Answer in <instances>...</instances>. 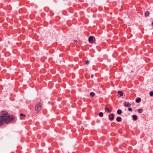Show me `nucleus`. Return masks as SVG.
Masks as SVG:
<instances>
[{
	"mask_svg": "<svg viewBox=\"0 0 153 153\" xmlns=\"http://www.w3.org/2000/svg\"><path fill=\"white\" fill-rule=\"evenodd\" d=\"M89 63V61L88 60H87L85 63L84 64L85 65L88 64Z\"/></svg>",
	"mask_w": 153,
	"mask_h": 153,
	"instance_id": "obj_17",
	"label": "nucleus"
},
{
	"mask_svg": "<svg viewBox=\"0 0 153 153\" xmlns=\"http://www.w3.org/2000/svg\"><path fill=\"white\" fill-rule=\"evenodd\" d=\"M150 13L148 11H146L145 13V15L146 16H149Z\"/></svg>",
	"mask_w": 153,
	"mask_h": 153,
	"instance_id": "obj_9",
	"label": "nucleus"
},
{
	"mask_svg": "<svg viewBox=\"0 0 153 153\" xmlns=\"http://www.w3.org/2000/svg\"><path fill=\"white\" fill-rule=\"evenodd\" d=\"M20 116H23L24 117H25V115L23 114H20Z\"/></svg>",
	"mask_w": 153,
	"mask_h": 153,
	"instance_id": "obj_19",
	"label": "nucleus"
},
{
	"mask_svg": "<svg viewBox=\"0 0 153 153\" xmlns=\"http://www.w3.org/2000/svg\"><path fill=\"white\" fill-rule=\"evenodd\" d=\"M141 100V98H140L139 97L135 101L137 102L138 103V102H140Z\"/></svg>",
	"mask_w": 153,
	"mask_h": 153,
	"instance_id": "obj_10",
	"label": "nucleus"
},
{
	"mask_svg": "<svg viewBox=\"0 0 153 153\" xmlns=\"http://www.w3.org/2000/svg\"><path fill=\"white\" fill-rule=\"evenodd\" d=\"M138 112L139 113H142L143 111V110L142 108L139 109L137 110Z\"/></svg>",
	"mask_w": 153,
	"mask_h": 153,
	"instance_id": "obj_12",
	"label": "nucleus"
},
{
	"mask_svg": "<svg viewBox=\"0 0 153 153\" xmlns=\"http://www.w3.org/2000/svg\"><path fill=\"white\" fill-rule=\"evenodd\" d=\"M13 116L9 115L7 112L4 111L1 113L0 116V125L4 123H8L13 120Z\"/></svg>",
	"mask_w": 153,
	"mask_h": 153,
	"instance_id": "obj_1",
	"label": "nucleus"
},
{
	"mask_svg": "<svg viewBox=\"0 0 153 153\" xmlns=\"http://www.w3.org/2000/svg\"><path fill=\"white\" fill-rule=\"evenodd\" d=\"M128 110L129 111H131L132 110V109L131 108H128Z\"/></svg>",
	"mask_w": 153,
	"mask_h": 153,
	"instance_id": "obj_18",
	"label": "nucleus"
},
{
	"mask_svg": "<svg viewBox=\"0 0 153 153\" xmlns=\"http://www.w3.org/2000/svg\"><path fill=\"white\" fill-rule=\"evenodd\" d=\"M118 93L121 96H122L123 95V93L122 91H119Z\"/></svg>",
	"mask_w": 153,
	"mask_h": 153,
	"instance_id": "obj_13",
	"label": "nucleus"
},
{
	"mask_svg": "<svg viewBox=\"0 0 153 153\" xmlns=\"http://www.w3.org/2000/svg\"><path fill=\"white\" fill-rule=\"evenodd\" d=\"M132 117L133 120L134 121L136 120L137 119V117L136 115H133Z\"/></svg>",
	"mask_w": 153,
	"mask_h": 153,
	"instance_id": "obj_7",
	"label": "nucleus"
},
{
	"mask_svg": "<svg viewBox=\"0 0 153 153\" xmlns=\"http://www.w3.org/2000/svg\"><path fill=\"white\" fill-rule=\"evenodd\" d=\"M114 114H111L109 115V119L110 120H112L114 119Z\"/></svg>",
	"mask_w": 153,
	"mask_h": 153,
	"instance_id": "obj_4",
	"label": "nucleus"
},
{
	"mask_svg": "<svg viewBox=\"0 0 153 153\" xmlns=\"http://www.w3.org/2000/svg\"><path fill=\"white\" fill-rule=\"evenodd\" d=\"M105 111L106 112H108V113L110 112L111 111V110H110L107 107H105Z\"/></svg>",
	"mask_w": 153,
	"mask_h": 153,
	"instance_id": "obj_6",
	"label": "nucleus"
},
{
	"mask_svg": "<svg viewBox=\"0 0 153 153\" xmlns=\"http://www.w3.org/2000/svg\"><path fill=\"white\" fill-rule=\"evenodd\" d=\"M124 106L125 107H130L131 106V104L128 102H125L124 104Z\"/></svg>",
	"mask_w": 153,
	"mask_h": 153,
	"instance_id": "obj_5",
	"label": "nucleus"
},
{
	"mask_svg": "<svg viewBox=\"0 0 153 153\" xmlns=\"http://www.w3.org/2000/svg\"><path fill=\"white\" fill-rule=\"evenodd\" d=\"M103 113L102 112H101L99 113V115L100 117H102L103 116Z\"/></svg>",
	"mask_w": 153,
	"mask_h": 153,
	"instance_id": "obj_14",
	"label": "nucleus"
},
{
	"mask_svg": "<svg viewBox=\"0 0 153 153\" xmlns=\"http://www.w3.org/2000/svg\"><path fill=\"white\" fill-rule=\"evenodd\" d=\"M152 25H153V22L152 23Z\"/></svg>",
	"mask_w": 153,
	"mask_h": 153,
	"instance_id": "obj_22",
	"label": "nucleus"
},
{
	"mask_svg": "<svg viewBox=\"0 0 153 153\" xmlns=\"http://www.w3.org/2000/svg\"><path fill=\"white\" fill-rule=\"evenodd\" d=\"M93 39H95V37L93 36H91L88 38V41L89 42L91 43H93L92 42Z\"/></svg>",
	"mask_w": 153,
	"mask_h": 153,
	"instance_id": "obj_3",
	"label": "nucleus"
},
{
	"mask_svg": "<svg viewBox=\"0 0 153 153\" xmlns=\"http://www.w3.org/2000/svg\"><path fill=\"white\" fill-rule=\"evenodd\" d=\"M149 95L151 96H153V91H151L149 93Z\"/></svg>",
	"mask_w": 153,
	"mask_h": 153,
	"instance_id": "obj_16",
	"label": "nucleus"
},
{
	"mask_svg": "<svg viewBox=\"0 0 153 153\" xmlns=\"http://www.w3.org/2000/svg\"><path fill=\"white\" fill-rule=\"evenodd\" d=\"M94 77V75L93 74H91V78H92Z\"/></svg>",
	"mask_w": 153,
	"mask_h": 153,
	"instance_id": "obj_20",
	"label": "nucleus"
},
{
	"mask_svg": "<svg viewBox=\"0 0 153 153\" xmlns=\"http://www.w3.org/2000/svg\"><path fill=\"white\" fill-rule=\"evenodd\" d=\"M122 111L120 109H118L117 111V113L118 114H120L122 113Z\"/></svg>",
	"mask_w": 153,
	"mask_h": 153,
	"instance_id": "obj_11",
	"label": "nucleus"
},
{
	"mask_svg": "<svg viewBox=\"0 0 153 153\" xmlns=\"http://www.w3.org/2000/svg\"><path fill=\"white\" fill-rule=\"evenodd\" d=\"M90 95L92 97H94L95 95V94L93 92H91L90 93Z\"/></svg>",
	"mask_w": 153,
	"mask_h": 153,
	"instance_id": "obj_15",
	"label": "nucleus"
},
{
	"mask_svg": "<svg viewBox=\"0 0 153 153\" xmlns=\"http://www.w3.org/2000/svg\"><path fill=\"white\" fill-rule=\"evenodd\" d=\"M42 107L40 103L39 102L36 104L35 107V110L37 112H39L41 110Z\"/></svg>",
	"mask_w": 153,
	"mask_h": 153,
	"instance_id": "obj_2",
	"label": "nucleus"
},
{
	"mask_svg": "<svg viewBox=\"0 0 153 153\" xmlns=\"http://www.w3.org/2000/svg\"><path fill=\"white\" fill-rule=\"evenodd\" d=\"M74 42H77V40H74Z\"/></svg>",
	"mask_w": 153,
	"mask_h": 153,
	"instance_id": "obj_21",
	"label": "nucleus"
},
{
	"mask_svg": "<svg viewBox=\"0 0 153 153\" xmlns=\"http://www.w3.org/2000/svg\"><path fill=\"white\" fill-rule=\"evenodd\" d=\"M122 120V118L119 117H117L116 118V120L117 122H120Z\"/></svg>",
	"mask_w": 153,
	"mask_h": 153,
	"instance_id": "obj_8",
	"label": "nucleus"
}]
</instances>
